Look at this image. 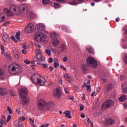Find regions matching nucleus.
<instances>
[{
	"instance_id": "nucleus-1",
	"label": "nucleus",
	"mask_w": 127,
	"mask_h": 127,
	"mask_svg": "<svg viewBox=\"0 0 127 127\" xmlns=\"http://www.w3.org/2000/svg\"><path fill=\"white\" fill-rule=\"evenodd\" d=\"M37 105L40 111L46 110V111H51L53 109V103H48L46 104V101L43 99L40 100L38 102Z\"/></svg>"
},
{
	"instance_id": "nucleus-2",
	"label": "nucleus",
	"mask_w": 127,
	"mask_h": 127,
	"mask_svg": "<svg viewBox=\"0 0 127 127\" xmlns=\"http://www.w3.org/2000/svg\"><path fill=\"white\" fill-rule=\"evenodd\" d=\"M27 89L25 88H21L20 90L19 96L21 98V103L24 106H27L30 103V99L27 98Z\"/></svg>"
},
{
	"instance_id": "nucleus-3",
	"label": "nucleus",
	"mask_w": 127,
	"mask_h": 127,
	"mask_svg": "<svg viewBox=\"0 0 127 127\" xmlns=\"http://www.w3.org/2000/svg\"><path fill=\"white\" fill-rule=\"evenodd\" d=\"M31 79L33 83L37 84L39 86H44L46 82V79L38 73H35L32 75Z\"/></svg>"
},
{
	"instance_id": "nucleus-4",
	"label": "nucleus",
	"mask_w": 127,
	"mask_h": 127,
	"mask_svg": "<svg viewBox=\"0 0 127 127\" xmlns=\"http://www.w3.org/2000/svg\"><path fill=\"white\" fill-rule=\"evenodd\" d=\"M8 71L10 74H19L23 71V69L20 65L17 64H11L8 66Z\"/></svg>"
},
{
	"instance_id": "nucleus-5",
	"label": "nucleus",
	"mask_w": 127,
	"mask_h": 127,
	"mask_svg": "<svg viewBox=\"0 0 127 127\" xmlns=\"http://www.w3.org/2000/svg\"><path fill=\"white\" fill-rule=\"evenodd\" d=\"M10 9V11L7 8H5L4 9V10H5V12L6 13L7 16H13V12L16 14L20 13V10H19V8H18V6L11 5Z\"/></svg>"
},
{
	"instance_id": "nucleus-6",
	"label": "nucleus",
	"mask_w": 127,
	"mask_h": 127,
	"mask_svg": "<svg viewBox=\"0 0 127 127\" xmlns=\"http://www.w3.org/2000/svg\"><path fill=\"white\" fill-rule=\"evenodd\" d=\"M114 105H115V102L111 99H108L104 102V103L102 105L101 108L104 110H106L111 108V107L114 106Z\"/></svg>"
},
{
	"instance_id": "nucleus-7",
	"label": "nucleus",
	"mask_w": 127,
	"mask_h": 127,
	"mask_svg": "<svg viewBox=\"0 0 127 127\" xmlns=\"http://www.w3.org/2000/svg\"><path fill=\"white\" fill-rule=\"evenodd\" d=\"M86 62L88 65H91L92 67L97 68L98 67V63L97 61L94 59L92 57H88L86 59Z\"/></svg>"
},
{
	"instance_id": "nucleus-8",
	"label": "nucleus",
	"mask_w": 127,
	"mask_h": 127,
	"mask_svg": "<svg viewBox=\"0 0 127 127\" xmlns=\"http://www.w3.org/2000/svg\"><path fill=\"white\" fill-rule=\"evenodd\" d=\"M36 61L37 62H43L45 59L43 57H42V54H41V52H40V50H37L36 51Z\"/></svg>"
},
{
	"instance_id": "nucleus-9",
	"label": "nucleus",
	"mask_w": 127,
	"mask_h": 127,
	"mask_svg": "<svg viewBox=\"0 0 127 127\" xmlns=\"http://www.w3.org/2000/svg\"><path fill=\"white\" fill-rule=\"evenodd\" d=\"M44 36V34L43 33L36 34L34 37V39L37 41V42H41V41H43Z\"/></svg>"
},
{
	"instance_id": "nucleus-10",
	"label": "nucleus",
	"mask_w": 127,
	"mask_h": 127,
	"mask_svg": "<svg viewBox=\"0 0 127 127\" xmlns=\"http://www.w3.org/2000/svg\"><path fill=\"white\" fill-rule=\"evenodd\" d=\"M53 96L56 99H60L61 96H62V92H61L59 88H56V91L53 94Z\"/></svg>"
},
{
	"instance_id": "nucleus-11",
	"label": "nucleus",
	"mask_w": 127,
	"mask_h": 127,
	"mask_svg": "<svg viewBox=\"0 0 127 127\" xmlns=\"http://www.w3.org/2000/svg\"><path fill=\"white\" fill-rule=\"evenodd\" d=\"M34 27H33V25L32 24H29L25 28V32L26 33H30L33 31Z\"/></svg>"
},
{
	"instance_id": "nucleus-12",
	"label": "nucleus",
	"mask_w": 127,
	"mask_h": 127,
	"mask_svg": "<svg viewBox=\"0 0 127 127\" xmlns=\"http://www.w3.org/2000/svg\"><path fill=\"white\" fill-rule=\"evenodd\" d=\"M109 72H106L101 76V80H102L104 83H107L108 82V78L109 77Z\"/></svg>"
},
{
	"instance_id": "nucleus-13",
	"label": "nucleus",
	"mask_w": 127,
	"mask_h": 127,
	"mask_svg": "<svg viewBox=\"0 0 127 127\" xmlns=\"http://www.w3.org/2000/svg\"><path fill=\"white\" fill-rule=\"evenodd\" d=\"M44 28V25L41 23L36 25L35 27V29L36 30H37V31H41L43 30Z\"/></svg>"
},
{
	"instance_id": "nucleus-14",
	"label": "nucleus",
	"mask_w": 127,
	"mask_h": 127,
	"mask_svg": "<svg viewBox=\"0 0 127 127\" xmlns=\"http://www.w3.org/2000/svg\"><path fill=\"white\" fill-rule=\"evenodd\" d=\"M113 90V83H109L107 85L106 89L105 90V93H110Z\"/></svg>"
},
{
	"instance_id": "nucleus-15",
	"label": "nucleus",
	"mask_w": 127,
	"mask_h": 127,
	"mask_svg": "<svg viewBox=\"0 0 127 127\" xmlns=\"http://www.w3.org/2000/svg\"><path fill=\"white\" fill-rule=\"evenodd\" d=\"M2 38L4 42H6V43H9V37L8 36V35H7L6 33H3Z\"/></svg>"
},
{
	"instance_id": "nucleus-16",
	"label": "nucleus",
	"mask_w": 127,
	"mask_h": 127,
	"mask_svg": "<svg viewBox=\"0 0 127 127\" xmlns=\"http://www.w3.org/2000/svg\"><path fill=\"white\" fill-rule=\"evenodd\" d=\"M7 94V91L5 88H0V96H4Z\"/></svg>"
},
{
	"instance_id": "nucleus-17",
	"label": "nucleus",
	"mask_w": 127,
	"mask_h": 127,
	"mask_svg": "<svg viewBox=\"0 0 127 127\" xmlns=\"http://www.w3.org/2000/svg\"><path fill=\"white\" fill-rule=\"evenodd\" d=\"M58 36H59V35L57 32H54L51 34V37L52 40L54 39H57V38H58Z\"/></svg>"
},
{
	"instance_id": "nucleus-18",
	"label": "nucleus",
	"mask_w": 127,
	"mask_h": 127,
	"mask_svg": "<svg viewBox=\"0 0 127 127\" xmlns=\"http://www.w3.org/2000/svg\"><path fill=\"white\" fill-rule=\"evenodd\" d=\"M64 115H65V117L68 118V119H72V116H71V111H65L63 113Z\"/></svg>"
},
{
	"instance_id": "nucleus-19",
	"label": "nucleus",
	"mask_w": 127,
	"mask_h": 127,
	"mask_svg": "<svg viewBox=\"0 0 127 127\" xmlns=\"http://www.w3.org/2000/svg\"><path fill=\"white\" fill-rule=\"evenodd\" d=\"M115 120L109 119L106 120V124L108 126H110L111 125H114V124H115Z\"/></svg>"
},
{
	"instance_id": "nucleus-20",
	"label": "nucleus",
	"mask_w": 127,
	"mask_h": 127,
	"mask_svg": "<svg viewBox=\"0 0 127 127\" xmlns=\"http://www.w3.org/2000/svg\"><path fill=\"white\" fill-rule=\"evenodd\" d=\"M6 20L5 15L3 14V13L0 14V22H3Z\"/></svg>"
},
{
	"instance_id": "nucleus-21",
	"label": "nucleus",
	"mask_w": 127,
	"mask_h": 127,
	"mask_svg": "<svg viewBox=\"0 0 127 127\" xmlns=\"http://www.w3.org/2000/svg\"><path fill=\"white\" fill-rule=\"evenodd\" d=\"M122 90L124 93H127V83H123L122 85Z\"/></svg>"
},
{
	"instance_id": "nucleus-22",
	"label": "nucleus",
	"mask_w": 127,
	"mask_h": 127,
	"mask_svg": "<svg viewBox=\"0 0 127 127\" xmlns=\"http://www.w3.org/2000/svg\"><path fill=\"white\" fill-rule=\"evenodd\" d=\"M37 65H41V66H42L43 69H46V68H48L49 64H42V62L38 63Z\"/></svg>"
},
{
	"instance_id": "nucleus-23",
	"label": "nucleus",
	"mask_w": 127,
	"mask_h": 127,
	"mask_svg": "<svg viewBox=\"0 0 127 127\" xmlns=\"http://www.w3.org/2000/svg\"><path fill=\"white\" fill-rule=\"evenodd\" d=\"M86 51H87V52L90 54H94V50L92 47H87Z\"/></svg>"
},
{
	"instance_id": "nucleus-24",
	"label": "nucleus",
	"mask_w": 127,
	"mask_h": 127,
	"mask_svg": "<svg viewBox=\"0 0 127 127\" xmlns=\"http://www.w3.org/2000/svg\"><path fill=\"white\" fill-rule=\"evenodd\" d=\"M120 102H125L127 100V95H123L119 98Z\"/></svg>"
},
{
	"instance_id": "nucleus-25",
	"label": "nucleus",
	"mask_w": 127,
	"mask_h": 127,
	"mask_svg": "<svg viewBox=\"0 0 127 127\" xmlns=\"http://www.w3.org/2000/svg\"><path fill=\"white\" fill-rule=\"evenodd\" d=\"M64 77L67 80V82H70L72 81L71 77L69 76V74H68V73L64 74Z\"/></svg>"
},
{
	"instance_id": "nucleus-26",
	"label": "nucleus",
	"mask_w": 127,
	"mask_h": 127,
	"mask_svg": "<svg viewBox=\"0 0 127 127\" xmlns=\"http://www.w3.org/2000/svg\"><path fill=\"white\" fill-rule=\"evenodd\" d=\"M14 125L15 127H21L22 126V123L21 121H16L14 123Z\"/></svg>"
},
{
	"instance_id": "nucleus-27",
	"label": "nucleus",
	"mask_w": 127,
	"mask_h": 127,
	"mask_svg": "<svg viewBox=\"0 0 127 127\" xmlns=\"http://www.w3.org/2000/svg\"><path fill=\"white\" fill-rule=\"evenodd\" d=\"M28 18L31 20L35 18V14L33 13V12H30L29 14Z\"/></svg>"
},
{
	"instance_id": "nucleus-28",
	"label": "nucleus",
	"mask_w": 127,
	"mask_h": 127,
	"mask_svg": "<svg viewBox=\"0 0 127 127\" xmlns=\"http://www.w3.org/2000/svg\"><path fill=\"white\" fill-rule=\"evenodd\" d=\"M20 36V31L17 32L16 33V35H15V38H16V39L18 40V41H21L20 40V38H19Z\"/></svg>"
},
{
	"instance_id": "nucleus-29",
	"label": "nucleus",
	"mask_w": 127,
	"mask_h": 127,
	"mask_svg": "<svg viewBox=\"0 0 127 127\" xmlns=\"http://www.w3.org/2000/svg\"><path fill=\"white\" fill-rule=\"evenodd\" d=\"M54 6L55 8H56V9L57 8H60V7H61L62 6L59 3L55 2L54 3Z\"/></svg>"
},
{
	"instance_id": "nucleus-30",
	"label": "nucleus",
	"mask_w": 127,
	"mask_h": 127,
	"mask_svg": "<svg viewBox=\"0 0 127 127\" xmlns=\"http://www.w3.org/2000/svg\"><path fill=\"white\" fill-rule=\"evenodd\" d=\"M52 41H53V43L54 45H55V46H57V45H58V44H59V41H58V40H57V39L52 40Z\"/></svg>"
},
{
	"instance_id": "nucleus-31",
	"label": "nucleus",
	"mask_w": 127,
	"mask_h": 127,
	"mask_svg": "<svg viewBox=\"0 0 127 127\" xmlns=\"http://www.w3.org/2000/svg\"><path fill=\"white\" fill-rule=\"evenodd\" d=\"M69 4H71V5H76V4H78V3L76 2V0H72L69 2Z\"/></svg>"
},
{
	"instance_id": "nucleus-32",
	"label": "nucleus",
	"mask_w": 127,
	"mask_h": 127,
	"mask_svg": "<svg viewBox=\"0 0 127 127\" xmlns=\"http://www.w3.org/2000/svg\"><path fill=\"white\" fill-rule=\"evenodd\" d=\"M60 48L62 51H65L66 50V47L64 44L61 45Z\"/></svg>"
},
{
	"instance_id": "nucleus-33",
	"label": "nucleus",
	"mask_w": 127,
	"mask_h": 127,
	"mask_svg": "<svg viewBox=\"0 0 127 127\" xmlns=\"http://www.w3.org/2000/svg\"><path fill=\"white\" fill-rule=\"evenodd\" d=\"M0 49L1 50V55H3V54H4V52L5 51V50H4V46L3 45H1Z\"/></svg>"
},
{
	"instance_id": "nucleus-34",
	"label": "nucleus",
	"mask_w": 127,
	"mask_h": 127,
	"mask_svg": "<svg viewBox=\"0 0 127 127\" xmlns=\"http://www.w3.org/2000/svg\"><path fill=\"white\" fill-rule=\"evenodd\" d=\"M50 2V0H42L43 4H48Z\"/></svg>"
},
{
	"instance_id": "nucleus-35",
	"label": "nucleus",
	"mask_w": 127,
	"mask_h": 127,
	"mask_svg": "<svg viewBox=\"0 0 127 127\" xmlns=\"http://www.w3.org/2000/svg\"><path fill=\"white\" fill-rule=\"evenodd\" d=\"M22 6V11H25V9H26V7H27V6L24 4H22L21 5Z\"/></svg>"
},
{
	"instance_id": "nucleus-36",
	"label": "nucleus",
	"mask_w": 127,
	"mask_h": 127,
	"mask_svg": "<svg viewBox=\"0 0 127 127\" xmlns=\"http://www.w3.org/2000/svg\"><path fill=\"white\" fill-rule=\"evenodd\" d=\"M62 30H63L64 31H68V28H67V27H66V26H65V25H64L62 27Z\"/></svg>"
},
{
	"instance_id": "nucleus-37",
	"label": "nucleus",
	"mask_w": 127,
	"mask_h": 127,
	"mask_svg": "<svg viewBox=\"0 0 127 127\" xmlns=\"http://www.w3.org/2000/svg\"><path fill=\"white\" fill-rule=\"evenodd\" d=\"M0 76L1 77L2 76H4V71L0 69Z\"/></svg>"
},
{
	"instance_id": "nucleus-38",
	"label": "nucleus",
	"mask_w": 127,
	"mask_h": 127,
	"mask_svg": "<svg viewBox=\"0 0 127 127\" xmlns=\"http://www.w3.org/2000/svg\"><path fill=\"white\" fill-rule=\"evenodd\" d=\"M45 52H46V53H47V54L48 55H49V56H50V55H51V51H50V50H45Z\"/></svg>"
},
{
	"instance_id": "nucleus-39",
	"label": "nucleus",
	"mask_w": 127,
	"mask_h": 127,
	"mask_svg": "<svg viewBox=\"0 0 127 127\" xmlns=\"http://www.w3.org/2000/svg\"><path fill=\"white\" fill-rule=\"evenodd\" d=\"M81 67L83 71H86V69L87 68V65L86 64H82Z\"/></svg>"
},
{
	"instance_id": "nucleus-40",
	"label": "nucleus",
	"mask_w": 127,
	"mask_h": 127,
	"mask_svg": "<svg viewBox=\"0 0 127 127\" xmlns=\"http://www.w3.org/2000/svg\"><path fill=\"white\" fill-rule=\"evenodd\" d=\"M7 109H8L7 111H8L9 114H10V115H12V110H11V109L10 108L9 106L7 107Z\"/></svg>"
},
{
	"instance_id": "nucleus-41",
	"label": "nucleus",
	"mask_w": 127,
	"mask_h": 127,
	"mask_svg": "<svg viewBox=\"0 0 127 127\" xmlns=\"http://www.w3.org/2000/svg\"><path fill=\"white\" fill-rule=\"evenodd\" d=\"M124 61L125 63H127V54H125L124 57Z\"/></svg>"
},
{
	"instance_id": "nucleus-42",
	"label": "nucleus",
	"mask_w": 127,
	"mask_h": 127,
	"mask_svg": "<svg viewBox=\"0 0 127 127\" xmlns=\"http://www.w3.org/2000/svg\"><path fill=\"white\" fill-rule=\"evenodd\" d=\"M64 92L65 94H70L69 93V92H70V91L69 90V89H68V88L64 87Z\"/></svg>"
},
{
	"instance_id": "nucleus-43",
	"label": "nucleus",
	"mask_w": 127,
	"mask_h": 127,
	"mask_svg": "<svg viewBox=\"0 0 127 127\" xmlns=\"http://www.w3.org/2000/svg\"><path fill=\"white\" fill-rule=\"evenodd\" d=\"M19 121L20 122V121H25V117L23 116V117H20L19 118Z\"/></svg>"
},
{
	"instance_id": "nucleus-44",
	"label": "nucleus",
	"mask_w": 127,
	"mask_h": 127,
	"mask_svg": "<svg viewBox=\"0 0 127 127\" xmlns=\"http://www.w3.org/2000/svg\"><path fill=\"white\" fill-rule=\"evenodd\" d=\"M86 89L88 92H91V85H87Z\"/></svg>"
},
{
	"instance_id": "nucleus-45",
	"label": "nucleus",
	"mask_w": 127,
	"mask_h": 127,
	"mask_svg": "<svg viewBox=\"0 0 127 127\" xmlns=\"http://www.w3.org/2000/svg\"><path fill=\"white\" fill-rule=\"evenodd\" d=\"M11 119V115H8L7 118L6 122L7 123H8L9 122V121H10Z\"/></svg>"
},
{
	"instance_id": "nucleus-46",
	"label": "nucleus",
	"mask_w": 127,
	"mask_h": 127,
	"mask_svg": "<svg viewBox=\"0 0 127 127\" xmlns=\"http://www.w3.org/2000/svg\"><path fill=\"white\" fill-rule=\"evenodd\" d=\"M9 24V21H7L5 23H3V26H7Z\"/></svg>"
},
{
	"instance_id": "nucleus-47",
	"label": "nucleus",
	"mask_w": 127,
	"mask_h": 127,
	"mask_svg": "<svg viewBox=\"0 0 127 127\" xmlns=\"http://www.w3.org/2000/svg\"><path fill=\"white\" fill-rule=\"evenodd\" d=\"M123 30H125V33L127 35V26H126V27H124L123 28Z\"/></svg>"
},
{
	"instance_id": "nucleus-48",
	"label": "nucleus",
	"mask_w": 127,
	"mask_h": 127,
	"mask_svg": "<svg viewBox=\"0 0 127 127\" xmlns=\"http://www.w3.org/2000/svg\"><path fill=\"white\" fill-rule=\"evenodd\" d=\"M80 111H84V105L82 104L80 105Z\"/></svg>"
},
{
	"instance_id": "nucleus-49",
	"label": "nucleus",
	"mask_w": 127,
	"mask_h": 127,
	"mask_svg": "<svg viewBox=\"0 0 127 127\" xmlns=\"http://www.w3.org/2000/svg\"><path fill=\"white\" fill-rule=\"evenodd\" d=\"M24 63H25V64H30V61H29L28 60H26L24 61Z\"/></svg>"
},
{
	"instance_id": "nucleus-50",
	"label": "nucleus",
	"mask_w": 127,
	"mask_h": 127,
	"mask_svg": "<svg viewBox=\"0 0 127 127\" xmlns=\"http://www.w3.org/2000/svg\"><path fill=\"white\" fill-rule=\"evenodd\" d=\"M60 68H61L62 69H64V71H66V70H67V69L66 68V67H64V65H60Z\"/></svg>"
},
{
	"instance_id": "nucleus-51",
	"label": "nucleus",
	"mask_w": 127,
	"mask_h": 127,
	"mask_svg": "<svg viewBox=\"0 0 127 127\" xmlns=\"http://www.w3.org/2000/svg\"><path fill=\"white\" fill-rule=\"evenodd\" d=\"M54 66H55V68H57V67L59 66V63H55Z\"/></svg>"
},
{
	"instance_id": "nucleus-52",
	"label": "nucleus",
	"mask_w": 127,
	"mask_h": 127,
	"mask_svg": "<svg viewBox=\"0 0 127 127\" xmlns=\"http://www.w3.org/2000/svg\"><path fill=\"white\" fill-rule=\"evenodd\" d=\"M67 60H68V58H67V57H64V58H63V61H64V62H67Z\"/></svg>"
},
{
	"instance_id": "nucleus-53",
	"label": "nucleus",
	"mask_w": 127,
	"mask_h": 127,
	"mask_svg": "<svg viewBox=\"0 0 127 127\" xmlns=\"http://www.w3.org/2000/svg\"><path fill=\"white\" fill-rule=\"evenodd\" d=\"M53 62V58H51L49 60V63H52Z\"/></svg>"
},
{
	"instance_id": "nucleus-54",
	"label": "nucleus",
	"mask_w": 127,
	"mask_h": 127,
	"mask_svg": "<svg viewBox=\"0 0 127 127\" xmlns=\"http://www.w3.org/2000/svg\"><path fill=\"white\" fill-rule=\"evenodd\" d=\"M10 94H11V96H13V97H15V96H16V94H15V93H14L13 92H11Z\"/></svg>"
},
{
	"instance_id": "nucleus-55",
	"label": "nucleus",
	"mask_w": 127,
	"mask_h": 127,
	"mask_svg": "<svg viewBox=\"0 0 127 127\" xmlns=\"http://www.w3.org/2000/svg\"><path fill=\"white\" fill-rule=\"evenodd\" d=\"M80 116L82 119H85V118H86V116H85L83 113H81Z\"/></svg>"
},
{
	"instance_id": "nucleus-56",
	"label": "nucleus",
	"mask_w": 127,
	"mask_h": 127,
	"mask_svg": "<svg viewBox=\"0 0 127 127\" xmlns=\"http://www.w3.org/2000/svg\"><path fill=\"white\" fill-rule=\"evenodd\" d=\"M5 119H6V118L5 117V116L2 115V116H1V120L4 121V120H5Z\"/></svg>"
},
{
	"instance_id": "nucleus-57",
	"label": "nucleus",
	"mask_w": 127,
	"mask_h": 127,
	"mask_svg": "<svg viewBox=\"0 0 127 127\" xmlns=\"http://www.w3.org/2000/svg\"><path fill=\"white\" fill-rule=\"evenodd\" d=\"M28 47V46L27 45H24L23 46V49H27V48Z\"/></svg>"
},
{
	"instance_id": "nucleus-58",
	"label": "nucleus",
	"mask_w": 127,
	"mask_h": 127,
	"mask_svg": "<svg viewBox=\"0 0 127 127\" xmlns=\"http://www.w3.org/2000/svg\"><path fill=\"white\" fill-rule=\"evenodd\" d=\"M49 69L51 72H52V71H53V70L54 69V67H53V66H50Z\"/></svg>"
},
{
	"instance_id": "nucleus-59",
	"label": "nucleus",
	"mask_w": 127,
	"mask_h": 127,
	"mask_svg": "<svg viewBox=\"0 0 127 127\" xmlns=\"http://www.w3.org/2000/svg\"><path fill=\"white\" fill-rule=\"evenodd\" d=\"M22 53H23V54H26V50L23 49L22 50Z\"/></svg>"
},
{
	"instance_id": "nucleus-60",
	"label": "nucleus",
	"mask_w": 127,
	"mask_h": 127,
	"mask_svg": "<svg viewBox=\"0 0 127 127\" xmlns=\"http://www.w3.org/2000/svg\"><path fill=\"white\" fill-rule=\"evenodd\" d=\"M0 125H3V124H4V120H1L0 121Z\"/></svg>"
},
{
	"instance_id": "nucleus-61",
	"label": "nucleus",
	"mask_w": 127,
	"mask_h": 127,
	"mask_svg": "<svg viewBox=\"0 0 127 127\" xmlns=\"http://www.w3.org/2000/svg\"><path fill=\"white\" fill-rule=\"evenodd\" d=\"M82 100L83 101H85V100H86V96H85V94H83V95L82 97Z\"/></svg>"
},
{
	"instance_id": "nucleus-62",
	"label": "nucleus",
	"mask_w": 127,
	"mask_h": 127,
	"mask_svg": "<svg viewBox=\"0 0 127 127\" xmlns=\"http://www.w3.org/2000/svg\"><path fill=\"white\" fill-rule=\"evenodd\" d=\"M87 123H88V124H91L92 122V121L90 120V118H88L87 120Z\"/></svg>"
},
{
	"instance_id": "nucleus-63",
	"label": "nucleus",
	"mask_w": 127,
	"mask_h": 127,
	"mask_svg": "<svg viewBox=\"0 0 127 127\" xmlns=\"http://www.w3.org/2000/svg\"><path fill=\"white\" fill-rule=\"evenodd\" d=\"M79 88L78 86H75L74 87V89L75 90V91H78V90H79Z\"/></svg>"
},
{
	"instance_id": "nucleus-64",
	"label": "nucleus",
	"mask_w": 127,
	"mask_h": 127,
	"mask_svg": "<svg viewBox=\"0 0 127 127\" xmlns=\"http://www.w3.org/2000/svg\"><path fill=\"white\" fill-rule=\"evenodd\" d=\"M69 100H70L71 101H74V100H75V98H74V97H72L69 98Z\"/></svg>"
}]
</instances>
